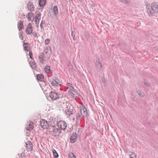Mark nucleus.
Here are the masks:
<instances>
[{
	"label": "nucleus",
	"instance_id": "f257e3e1",
	"mask_svg": "<svg viewBox=\"0 0 158 158\" xmlns=\"http://www.w3.org/2000/svg\"><path fill=\"white\" fill-rule=\"evenodd\" d=\"M49 132L51 134L55 137L59 136L61 133L60 129L56 128H50Z\"/></svg>",
	"mask_w": 158,
	"mask_h": 158
},
{
	"label": "nucleus",
	"instance_id": "f03ea898",
	"mask_svg": "<svg viewBox=\"0 0 158 158\" xmlns=\"http://www.w3.org/2000/svg\"><path fill=\"white\" fill-rule=\"evenodd\" d=\"M58 14V8L56 6H54L53 8L50 9L49 10L48 16L49 17L52 18L55 15L56 16Z\"/></svg>",
	"mask_w": 158,
	"mask_h": 158
},
{
	"label": "nucleus",
	"instance_id": "7ed1b4c3",
	"mask_svg": "<svg viewBox=\"0 0 158 158\" xmlns=\"http://www.w3.org/2000/svg\"><path fill=\"white\" fill-rule=\"evenodd\" d=\"M50 82L52 85L54 86H58L61 85V82L59 79L56 77L54 79H52L50 81Z\"/></svg>",
	"mask_w": 158,
	"mask_h": 158
},
{
	"label": "nucleus",
	"instance_id": "20e7f679",
	"mask_svg": "<svg viewBox=\"0 0 158 158\" xmlns=\"http://www.w3.org/2000/svg\"><path fill=\"white\" fill-rule=\"evenodd\" d=\"M58 127L61 130H64L67 127V124L63 120L60 121L57 123Z\"/></svg>",
	"mask_w": 158,
	"mask_h": 158
},
{
	"label": "nucleus",
	"instance_id": "39448f33",
	"mask_svg": "<svg viewBox=\"0 0 158 158\" xmlns=\"http://www.w3.org/2000/svg\"><path fill=\"white\" fill-rule=\"evenodd\" d=\"M50 97L52 100H56L59 98V95L56 92L51 91L50 94Z\"/></svg>",
	"mask_w": 158,
	"mask_h": 158
},
{
	"label": "nucleus",
	"instance_id": "423d86ee",
	"mask_svg": "<svg viewBox=\"0 0 158 158\" xmlns=\"http://www.w3.org/2000/svg\"><path fill=\"white\" fill-rule=\"evenodd\" d=\"M81 114L84 117H86L87 116V112L86 108L84 106H80Z\"/></svg>",
	"mask_w": 158,
	"mask_h": 158
},
{
	"label": "nucleus",
	"instance_id": "0eeeda50",
	"mask_svg": "<svg viewBox=\"0 0 158 158\" xmlns=\"http://www.w3.org/2000/svg\"><path fill=\"white\" fill-rule=\"evenodd\" d=\"M40 125L44 129L47 128L48 126V122L44 119H42L40 121Z\"/></svg>",
	"mask_w": 158,
	"mask_h": 158
},
{
	"label": "nucleus",
	"instance_id": "6e6552de",
	"mask_svg": "<svg viewBox=\"0 0 158 158\" xmlns=\"http://www.w3.org/2000/svg\"><path fill=\"white\" fill-rule=\"evenodd\" d=\"M25 31L26 33L28 35H30L31 33H32V26L31 24L30 23H29L28 24L26 29Z\"/></svg>",
	"mask_w": 158,
	"mask_h": 158
},
{
	"label": "nucleus",
	"instance_id": "1a4fd4ad",
	"mask_svg": "<svg viewBox=\"0 0 158 158\" xmlns=\"http://www.w3.org/2000/svg\"><path fill=\"white\" fill-rule=\"evenodd\" d=\"M151 6L154 11L158 13V3L156 2H154L152 4Z\"/></svg>",
	"mask_w": 158,
	"mask_h": 158
},
{
	"label": "nucleus",
	"instance_id": "9d476101",
	"mask_svg": "<svg viewBox=\"0 0 158 158\" xmlns=\"http://www.w3.org/2000/svg\"><path fill=\"white\" fill-rule=\"evenodd\" d=\"M77 134L76 133H73L70 138L71 143H74L76 142L77 139Z\"/></svg>",
	"mask_w": 158,
	"mask_h": 158
},
{
	"label": "nucleus",
	"instance_id": "9b49d317",
	"mask_svg": "<svg viewBox=\"0 0 158 158\" xmlns=\"http://www.w3.org/2000/svg\"><path fill=\"white\" fill-rule=\"evenodd\" d=\"M147 13L149 16H152L154 14V10H152V6L147 7Z\"/></svg>",
	"mask_w": 158,
	"mask_h": 158
},
{
	"label": "nucleus",
	"instance_id": "f8f14e48",
	"mask_svg": "<svg viewBox=\"0 0 158 158\" xmlns=\"http://www.w3.org/2000/svg\"><path fill=\"white\" fill-rule=\"evenodd\" d=\"M27 129L29 131H31L33 128V123L32 122H29L27 123Z\"/></svg>",
	"mask_w": 158,
	"mask_h": 158
},
{
	"label": "nucleus",
	"instance_id": "ddd939ff",
	"mask_svg": "<svg viewBox=\"0 0 158 158\" xmlns=\"http://www.w3.org/2000/svg\"><path fill=\"white\" fill-rule=\"evenodd\" d=\"M44 70L45 72L47 73H52V71L50 69L49 65H47L44 68Z\"/></svg>",
	"mask_w": 158,
	"mask_h": 158
},
{
	"label": "nucleus",
	"instance_id": "4468645a",
	"mask_svg": "<svg viewBox=\"0 0 158 158\" xmlns=\"http://www.w3.org/2000/svg\"><path fill=\"white\" fill-rule=\"evenodd\" d=\"M36 79L38 81H42L44 79V75L42 74H39L36 75Z\"/></svg>",
	"mask_w": 158,
	"mask_h": 158
},
{
	"label": "nucleus",
	"instance_id": "2eb2a0df",
	"mask_svg": "<svg viewBox=\"0 0 158 158\" xmlns=\"http://www.w3.org/2000/svg\"><path fill=\"white\" fill-rule=\"evenodd\" d=\"M27 19L29 21H33L34 19V15L31 12L29 13L27 15Z\"/></svg>",
	"mask_w": 158,
	"mask_h": 158
},
{
	"label": "nucleus",
	"instance_id": "dca6fc26",
	"mask_svg": "<svg viewBox=\"0 0 158 158\" xmlns=\"http://www.w3.org/2000/svg\"><path fill=\"white\" fill-rule=\"evenodd\" d=\"M23 28V22L19 21L18 24V28L19 31L21 30Z\"/></svg>",
	"mask_w": 158,
	"mask_h": 158
},
{
	"label": "nucleus",
	"instance_id": "f3484780",
	"mask_svg": "<svg viewBox=\"0 0 158 158\" xmlns=\"http://www.w3.org/2000/svg\"><path fill=\"white\" fill-rule=\"evenodd\" d=\"M46 3V0H39V4L40 7H43Z\"/></svg>",
	"mask_w": 158,
	"mask_h": 158
},
{
	"label": "nucleus",
	"instance_id": "a211bd4d",
	"mask_svg": "<svg viewBox=\"0 0 158 158\" xmlns=\"http://www.w3.org/2000/svg\"><path fill=\"white\" fill-rule=\"evenodd\" d=\"M25 144L27 148H32V144L31 141H28L27 142H25Z\"/></svg>",
	"mask_w": 158,
	"mask_h": 158
},
{
	"label": "nucleus",
	"instance_id": "6ab92c4d",
	"mask_svg": "<svg viewBox=\"0 0 158 158\" xmlns=\"http://www.w3.org/2000/svg\"><path fill=\"white\" fill-rule=\"evenodd\" d=\"M44 57V54L43 53H41L39 56V59L42 64L44 63V60L43 58Z\"/></svg>",
	"mask_w": 158,
	"mask_h": 158
},
{
	"label": "nucleus",
	"instance_id": "aec40b11",
	"mask_svg": "<svg viewBox=\"0 0 158 158\" xmlns=\"http://www.w3.org/2000/svg\"><path fill=\"white\" fill-rule=\"evenodd\" d=\"M72 111L71 110V109H68L67 111L66 112V114L67 115H69V116H72V115L73 114V111L72 110Z\"/></svg>",
	"mask_w": 158,
	"mask_h": 158
},
{
	"label": "nucleus",
	"instance_id": "412c9836",
	"mask_svg": "<svg viewBox=\"0 0 158 158\" xmlns=\"http://www.w3.org/2000/svg\"><path fill=\"white\" fill-rule=\"evenodd\" d=\"M76 119L77 120L79 121L81 120V118H82V116L81 113L79 112L77 113L76 115Z\"/></svg>",
	"mask_w": 158,
	"mask_h": 158
},
{
	"label": "nucleus",
	"instance_id": "4be33fe9",
	"mask_svg": "<svg viewBox=\"0 0 158 158\" xmlns=\"http://www.w3.org/2000/svg\"><path fill=\"white\" fill-rule=\"evenodd\" d=\"M97 67L98 68H101L102 67V65L100 62V60L98 58L96 60Z\"/></svg>",
	"mask_w": 158,
	"mask_h": 158
},
{
	"label": "nucleus",
	"instance_id": "5701e85b",
	"mask_svg": "<svg viewBox=\"0 0 158 158\" xmlns=\"http://www.w3.org/2000/svg\"><path fill=\"white\" fill-rule=\"evenodd\" d=\"M27 7L29 10L32 11L34 10V6L32 4L29 3L27 5Z\"/></svg>",
	"mask_w": 158,
	"mask_h": 158
},
{
	"label": "nucleus",
	"instance_id": "b1692460",
	"mask_svg": "<svg viewBox=\"0 0 158 158\" xmlns=\"http://www.w3.org/2000/svg\"><path fill=\"white\" fill-rule=\"evenodd\" d=\"M29 63L31 66L32 69H35L36 68V64L34 62L32 61H31Z\"/></svg>",
	"mask_w": 158,
	"mask_h": 158
},
{
	"label": "nucleus",
	"instance_id": "393cba45",
	"mask_svg": "<svg viewBox=\"0 0 158 158\" xmlns=\"http://www.w3.org/2000/svg\"><path fill=\"white\" fill-rule=\"evenodd\" d=\"M52 151L53 153L55 158L58 157L59 156L58 154L54 149H52Z\"/></svg>",
	"mask_w": 158,
	"mask_h": 158
},
{
	"label": "nucleus",
	"instance_id": "a878e982",
	"mask_svg": "<svg viewBox=\"0 0 158 158\" xmlns=\"http://www.w3.org/2000/svg\"><path fill=\"white\" fill-rule=\"evenodd\" d=\"M27 43H23V47L24 48V50L27 51H28L29 49V47H28L27 45Z\"/></svg>",
	"mask_w": 158,
	"mask_h": 158
},
{
	"label": "nucleus",
	"instance_id": "bb28decb",
	"mask_svg": "<svg viewBox=\"0 0 158 158\" xmlns=\"http://www.w3.org/2000/svg\"><path fill=\"white\" fill-rule=\"evenodd\" d=\"M41 14L39 13L37 14L35 17V19L38 20V21H39L41 18Z\"/></svg>",
	"mask_w": 158,
	"mask_h": 158
},
{
	"label": "nucleus",
	"instance_id": "cd10ccee",
	"mask_svg": "<svg viewBox=\"0 0 158 158\" xmlns=\"http://www.w3.org/2000/svg\"><path fill=\"white\" fill-rule=\"evenodd\" d=\"M56 124L55 122L53 121V120H52V121L51 120H50V123H49V124L52 127V128H54L56 126Z\"/></svg>",
	"mask_w": 158,
	"mask_h": 158
},
{
	"label": "nucleus",
	"instance_id": "c85d7f7f",
	"mask_svg": "<svg viewBox=\"0 0 158 158\" xmlns=\"http://www.w3.org/2000/svg\"><path fill=\"white\" fill-rule=\"evenodd\" d=\"M69 158H76L75 155L72 152L69 153Z\"/></svg>",
	"mask_w": 158,
	"mask_h": 158
},
{
	"label": "nucleus",
	"instance_id": "c756f323",
	"mask_svg": "<svg viewBox=\"0 0 158 158\" xmlns=\"http://www.w3.org/2000/svg\"><path fill=\"white\" fill-rule=\"evenodd\" d=\"M143 83L144 85H145L147 87H150L151 86L149 84L148 82L145 81L143 82Z\"/></svg>",
	"mask_w": 158,
	"mask_h": 158
},
{
	"label": "nucleus",
	"instance_id": "7c9ffc66",
	"mask_svg": "<svg viewBox=\"0 0 158 158\" xmlns=\"http://www.w3.org/2000/svg\"><path fill=\"white\" fill-rule=\"evenodd\" d=\"M130 158H134L135 157V154L133 152L131 154H130Z\"/></svg>",
	"mask_w": 158,
	"mask_h": 158
},
{
	"label": "nucleus",
	"instance_id": "2f4dec72",
	"mask_svg": "<svg viewBox=\"0 0 158 158\" xmlns=\"http://www.w3.org/2000/svg\"><path fill=\"white\" fill-rule=\"evenodd\" d=\"M19 37L21 40H23V36L22 33L21 32H20L19 33Z\"/></svg>",
	"mask_w": 158,
	"mask_h": 158
},
{
	"label": "nucleus",
	"instance_id": "473e14b6",
	"mask_svg": "<svg viewBox=\"0 0 158 158\" xmlns=\"http://www.w3.org/2000/svg\"><path fill=\"white\" fill-rule=\"evenodd\" d=\"M29 56L30 58L31 59L33 60V58L32 57V52H31V51H29Z\"/></svg>",
	"mask_w": 158,
	"mask_h": 158
},
{
	"label": "nucleus",
	"instance_id": "72a5a7b5",
	"mask_svg": "<svg viewBox=\"0 0 158 158\" xmlns=\"http://www.w3.org/2000/svg\"><path fill=\"white\" fill-rule=\"evenodd\" d=\"M49 42V40L48 39H46L45 41V44H48Z\"/></svg>",
	"mask_w": 158,
	"mask_h": 158
},
{
	"label": "nucleus",
	"instance_id": "f704fd0d",
	"mask_svg": "<svg viewBox=\"0 0 158 158\" xmlns=\"http://www.w3.org/2000/svg\"><path fill=\"white\" fill-rule=\"evenodd\" d=\"M44 24V22L42 20L40 24V27L41 28H42L43 27V25Z\"/></svg>",
	"mask_w": 158,
	"mask_h": 158
},
{
	"label": "nucleus",
	"instance_id": "c9c22d12",
	"mask_svg": "<svg viewBox=\"0 0 158 158\" xmlns=\"http://www.w3.org/2000/svg\"><path fill=\"white\" fill-rule=\"evenodd\" d=\"M67 85L71 87V88H72V89H73V87H72V85L71 83H68L67 84Z\"/></svg>",
	"mask_w": 158,
	"mask_h": 158
},
{
	"label": "nucleus",
	"instance_id": "e433bc0d",
	"mask_svg": "<svg viewBox=\"0 0 158 158\" xmlns=\"http://www.w3.org/2000/svg\"><path fill=\"white\" fill-rule=\"evenodd\" d=\"M32 34L35 37H37V33L35 32H34V33H32Z\"/></svg>",
	"mask_w": 158,
	"mask_h": 158
},
{
	"label": "nucleus",
	"instance_id": "4c0bfd02",
	"mask_svg": "<svg viewBox=\"0 0 158 158\" xmlns=\"http://www.w3.org/2000/svg\"><path fill=\"white\" fill-rule=\"evenodd\" d=\"M25 153H22L21 155H20V156L21 157H24L25 156Z\"/></svg>",
	"mask_w": 158,
	"mask_h": 158
},
{
	"label": "nucleus",
	"instance_id": "58836bf2",
	"mask_svg": "<svg viewBox=\"0 0 158 158\" xmlns=\"http://www.w3.org/2000/svg\"><path fill=\"white\" fill-rule=\"evenodd\" d=\"M48 48H46L44 50V52L46 53L47 54V51H48Z\"/></svg>",
	"mask_w": 158,
	"mask_h": 158
},
{
	"label": "nucleus",
	"instance_id": "ea45409f",
	"mask_svg": "<svg viewBox=\"0 0 158 158\" xmlns=\"http://www.w3.org/2000/svg\"><path fill=\"white\" fill-rule=\"evenodd\" d=\"M39 21L38 20L35 19V22L36 24H38L39 23Z\"/></svg>",
	"mask_w": 158,
	"mask_h": 158
},
{
	"label": "nucleus",
	"instance_id": "a19ab883",
	"mask_svg": "<svg viewBox=\"0 0 158 158\" xmlns=\"http://www.w3.org/2000/svg\"><path fill=\"white\" fill-rule=\"evenodd\" d=\"M73 32H72V36H73V39L74 40H75V35H73Z\"/></svg>",
	"mask_w": 158,
	"mask_h": 158
},
{
	"label": "nucleus",
	"instance_id": "79ce46f5",
	"mask_svg": "<svg viewBox=\"0 0 158 158\" xmlns=\"http://www.w3.org/2000/svg\"><path fill=\"white\" fill-rule=\"evenodd\" d=\"M137 93L140 96L142 94V93L140 91L137 92Z\"/></svg>",
	"mask_w": 158,
	"mask_h": 158
},
{
	"label": "nucleus",
	"instance_id": "37998d69",
	"mask_svg": "<svg viewBox=\"0 0 158 158\" xmlns=\"http://www.w3.org/2000/svg\"><path fill=\"white\" fill-rule=\"evenodd\" d=\"M73 91V90L72 89H70L69 90V93H72V91Z\"/></svg>",
	"mask_w": 158,
	"mask_h": 158
},
{
	"label": "nucleus",
	"instance_id": "c03bdc74",
	"mask_svg": "<svg viewBox=\"0 0 158 158\" xmlns=\"http://www.w3.org/2000/svg\"><path fill=\"white\" fill-rule=\"evenodd\" d=\"M28 150H27V151H28V152H31L33 149H30V148H29V149H27Z\"/></svg>",
	"mask_w": 158,
	"mask_h": 158
},
{
	"label": "nucleus",
	"instance_id": "a18cd8bd",
	"mask_svg": "<svg viewBox=\"0 0 158 158\" xmlns=\"http://www.w3.org/2000/svg\"><path fill=\"white\" fill-rule=\"evenodd\" d=\"M102 79L103 82H105V81H104L105 79L104 78L103 79V78H102Z\"/></svg>",
	"mask_w": 158,
	"mask_h": 158
},
{
	"label": "nucleus",
	"instance_id": "49530a36",
	"mask_svg": "<svg viewBox=\"0 0 158 158\" xmlns=\"http://www.w3.org/2000/svg\"><path fill=\"white\" fill-rule=\"evenodd\" d=\"M81 130V128H79L78 129V130Z\"/></svg>",
	"mask_w": 158,
	"mask_h": 158
},
{
	"label": "nucleus",
	"instance_id": "de8ad7c7",
	"mask_svg": "<svg viewBox=\"0 0 158 158\" xmlns=\"http://www.w3.org/2000/svg\"><path fill=\"white\" fill-rule=\"evenodd\" d=\"M125 1L126 2H127V0H125Z\"/></svg>",
	"mask_w": 158,
	"mask_h": 158
}]
</instances>
